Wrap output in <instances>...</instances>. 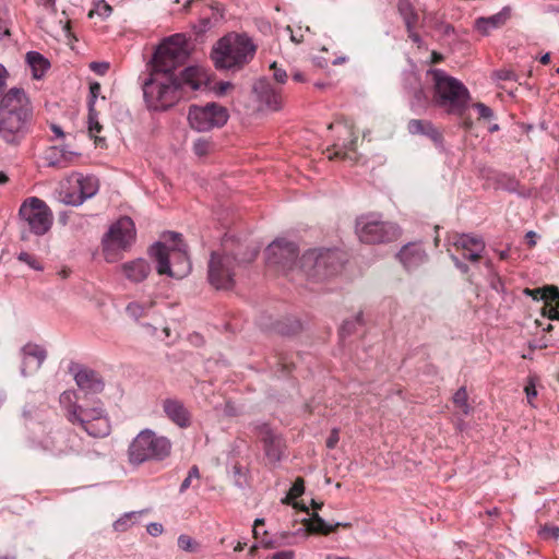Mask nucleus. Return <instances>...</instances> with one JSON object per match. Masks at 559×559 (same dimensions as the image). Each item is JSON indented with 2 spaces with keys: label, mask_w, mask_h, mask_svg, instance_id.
<instances>
[{
  "label": "nucleus",
  "mask_w": 559,
  "mask_h": 559,
  "mask_svg": "<svg viewBox=\"0 0 559 559\" xmlns=\"http://www.w3.org/2000/svg\"><path fill=\"white\" fill-rule=\"evenodd\" d=\"M188 56L186 38L180 34L160 44L153 58L150 78L143 84L144 98L151 109L166 110L188 92L207 86L210 76L202 67H188L179 76L175 74L176 68L182 64Z\"/></svg>",
  "instance_id": "f257e3e1"
},
{
  "label": "nucleus",
  "mask_w": 559,
  "mask_h": 559,
  "mask_svg": "<svg viewBox=\"0 0 559 559\" xmlns=\"http://www.w3.org/2000/svg\"><path fill=\"white\" fill-rule=\"evenodd\" d=\"M34 106L27 93L12 87L0 98V140L20 146L32 132Z\"/></svg>",
  "instance_id": "f03ea898"
},
{
  "label": "nucleus",
  "mask_w": 559,
  "mask_h": 559,
  "mask_svg": "<svg viewBox=\"0 0 559 559\" xmlns=\"http://www.w3.org/2000/svg\"><path fill=\"white\" fill-rule=\"evenodd\" d=\"M298 247H266L265 258L267 264L277 265L283 270L299 266L307 276L312 278L328 277L337 272L340 265H332L328 270V262L335 257L334 250L326 248L324 251L318 247L309 248L298 259Z\"/></svg>",
  "instance_id": "7ed1b4c3"
},
{
  "label": "nucleus",
  "mask_w": 559,
  "mask_h": 559,
  "mask_svg": "<svg viewBox=\"0 0 559 559\" xmlns=\"http://www.w3.org/2000/svg\"><path fill=\"white\" fill-rule=\"evenodd\" d=\"M243 247H221L211 252L207 265V280L215 289H231L235 285V267L241 263L252 261L258 251L251 250L245 257L239 258V251Z\"/></svg>",
  "instance_id": "20e7f679"
},
{
  "label": "nucleus",
  "mask_w": 559,
  "mask_h": 559,
  "mask_svg": "<svg viewBox=\"0 0 559 559\" xmlns=\"http://www.w3.org/2000/svg\"><path fill=\"white\" fill-rule=\"evenodd\" d=\"M429 75L433 90L431 103L444 108L449 114L462 116L469 99L466 86L442 70H432Z\"/></svg>",
  "instance_id": "39448f33"
},
{
  "label": "nucleus",
  "mask_w": 559,
  "mask_h": 559,
  "mask_svg": "<svg viewBox=\"0 0 559 559\" xmlns=\"http://www.w3.org/2000/svg\"><path fill=\"white\" fill-rule=\"evenodd\" d=\"M255 46L246 35H228L221 38L212 51V59L219 69L240 68L254 56Z\"/></svg>",
  "instance_id": "423d86ee"
},
{
  "label": "nucleus",
  "mask_w": 559,
  "mask_h": 559,
  "mask_svg": "<svg viewBox=\"0 0 559 559\" xmlns=\"http://www.w3.org/2000/svg\"><path fill=\"white\" fill-rule=\"evenodd\" d=\"M170 453V440L151 429L140 431L128 448L129 462L136 466L145 462L164 461Z\"/></svg>",
  "instance_id": "0eeeda50"
},
{
  "label": "nucleus",
  "mask_w": 559,
  "mask_h": 559,
  "mask_svg": "<svg viewBox=\"0 0 559 559\" xmlns=\"http://www.w3.org/2000/svg\"><path fill=\"white\" fill-rule=\"evenodd\" d=\"M148 255L156 263L159 275L180 280L191 272L189 255L180 247H151Z\"/></svg>",
  "instance_id": "6e6552de"
},
{
  "label": "nucleus",
  "mask_w": 559,
  "mask_h": 559,
  "mask_svg": "<svg viewBox=\"0 0 559 559\" xmlns=\"http://www.w3.org/2000/svg\"><path fill=\"white\" fill-rule=\"evenodd\" d=\"M356 231L366 245H382L396 241L401 228L392 222L378 221L370 216H360L356 221Z\"/></svg>",
  "instance_id": "1a4fd4ad"
},
{
  "label": "nucleus",
  "mask_w": 559,
  "mask_h": 559,
  "mask_svg": "<svg viewBox=\"0 0 559 559\" xmlns=\"http://www.w3.org/2000/svg\"><path fill=\"white\" fill-rule=\"evenodd\" d=\"M20 216L35 235L46 234L52 225V213L48 205L36 197L26 199L20 207Z\"/></svg>",
  "instance_id": "9d476101"
},
{
  "label": "nucleus",
  "mask_w": 559,
  "mask_h": 559,
  "mask_svg": "<svg viewBox=\"0 0 559 559\" xmlns=\"http://www.w3.org/2000/svg\"><path fill=\"white\" fill-rule=\"evenodd\" d=\"M188 120L192 129L209 131L223 127L228 120L227 109L215 103L205 106L192 105L189 108Z\"/></svg>",
  "instance_id": "9b49d317"
},
{
  "label": "nucleus",
  "mask_w": 559,
  "mask_h": 559,
  "mask_svg": "<svg viewBox=\"0 0 559 559\" xmlns=\"http://www.w3.org/2000/svg\"><path fill=\"white\" fill-rule=\"evenodd\" d=\"M253 432L261 441L264 455L270 464L278 463L286 448L281 433L276 432L266 423H257L253 425Z\"/></svg>",
  "instance_id": "f8f14e48"
},
{
  "label": "nucleus",
  "mask_w": 559,
  "mask_h": 559,
  "mask_svg": "<svg viewBox=\"0 0 559 559\" xmlns=\"http://www.w3.org/2000/svg\"><path fill=\"white\" fill-rule=\"evenodd\" d=\"M72 425H79L88 436L105 438L110 433L111 426L102 406L85 408Z\"/></svg>",
  "instance_id": "ddd939ff"
},
{
  "label": "nucleus",
  "mask_w": 559,
  "mask_h": 559,
  "mask_svg": "<svg viewBox=\"0 0 559 559\" xmlns=\"http://www.w3.org/2000/svg\"><path fill=\"white\" fill-rule=\"evenodd\" d=\"M79 389L85 394H99L105 388L103 377L95 370L75 365L70 368Z\"/></svg>",
  "instance_id": "4468645a"
},
{
  "label": "nucleus",
  "mask_w": 559,
  "mask_h": 559,
  "mask_svg": "<svg viewBox=\"0 0 559 559\" xmlns=\"http://www.w3.org/2000/svg\"><path fill=\"white\" fill-rule=\"evenodd\" d=\"M136 230L133 221L123 216L110 225L105 234L103 245L107 241L116 245H130L135 240Z\"/></svg>",
  "instance_id": "2eb2a0df"
},
{
  "label": "nucleus",
  "mask_w": 559,
  "mask_h": 559,
  "mask_svg": "<svg viewBox=\"0 0 559 559\" xmlns=\"http://www.w3.org/2000/svg\"><path fill=\"white\" fill-rule=\"evenodd\" d=\"M21 374L28 377L40 369L47 358V350L38 344L27 343L21 348Z\"/></svg>",
  "instance_id": "dca6fc26"
},
{
  "label": "nucleus",
  "mask_w": 559,
  "mask_h": 559,
  "mask_svg": "<svg viewBox=\"0 0 559 559\" xmlns=\"http://www.w3.org/2000/svg\"><path fill=\"white\" fill-rule=\"evenodd\" d=\"M258 98L271 110H280L283 106L282 88L272 85L266 80H259L254 85Z\"/></svg>",
  "instance_id": "f3484780"
},
{
  "label": "nucleus",
  "mask_w": 559,
  "mask_h": 559,
  "mask_svg": "<svg viewBox=\"0 0 559 559\" xmlns=\"http://www.w3.org/2000/svg\"><path fill=\"white\" fill-rule=\"evenodd\" d=\"M76 188L79 193L66 194L63 201L67 204L79 205L87 198L96 194L98 190V180L95 177H80L76 179Z\"/></svg>",
  "instance_id": "a211bd4d"
},
{
  "label": "nucleus",
  "mask_w": 559,
  "mask_h": 559,
  "mask_svg": "<svg viewBox=\"0 0 559 559\" xmlns=\"http://www.w3.org/2000/svg\"><path fill=\"white\" fill-rule=\"evenodd\" d=\"M163 409L169 420L181 428L190 425V413L183 403L177 399H166L163 402Z\"/></svg>",
  "instance_id": "6ab92c4d"
},
{
  "label": "nucleus",
  "mask_w": 559,
  "mask_h": 559,
  "mask_svg": "<svg viewBox=\"0 0 559 559\" xmlns=\"http://www.w3.org/2000/svg\"><path fill=\"white\" fill-rule=\"evenodd\" d=\"M124 276L132 283H142L151 273V265L142 258L126 262L121 265Z\"/></svg>",
  "instance_id": "aec40b11"
},
{
  "label": "nucleus",
  "mask_w": 559,
  "mask_h": 559,
  "mask_svg": "<svg viewBox=\"0 0 559 559\" xmlns=\"http://www.w3.org/2000/svg\"><path fill=\"white\" fill-rule=\"evenodd\" d=\"M407 131L413 134H423L433 141L436 144L442 142V133L437 129L431 121L421 119H411L407 122Z\"/></svg>",
  "instance_id": "412c9836"
},
{
  "label": "nucleus",
  "mask_w": 559,
  "mask_h": 559,
  "mask_svg": "<svg viewBox=\"0 0 559 559\" xmlns=\"http://www.w3.org/2000/svg\"><path fill=\"white\" fill-rule=\"evenodd\" d=\"M59 403L66 412V418L71 424L78 419V416L85 409V407L78 404V394L73 390L62 392L59 397Z\"/></svg>",
  "instance_id": "4be33fe9"
},
{
  "label": "nucleus",
  "mask_w": 559,
  "mask_h": 559,
  "mask_svg": "<svg viewBox=\"0 0 559 559\" xmlns=\"http://www.w3.org/2000/svg\"><path fill=\"white\" fill-rule=\"evenodd\" d=\"M302 523L309 533L322 534V535H328V534L334 532L338 526H348L349 525L348 523L343 524L340 522L329 524L317 512L312 513L311 518L304 519Z\"/></svg>",
  "instance_id": "5701e85b"
},
{
  "label": "nucleus",
  "mask_w": 559,
  "mask_h": 559,
  "mask_svg": "<svg viewBox=\"0 0 559 559\" xmlns=\"http://www.w3.org/2000/svg\"><path fill=\"white\" fill-rule=\"evenodd\" d=\"M396 258L407 270H411L426 260V253L421 247H401Z\"/></svg>",
  "instance_id": "b1692460"
},
{
  "label": "nucleus",
  "mask_w": 559,
  "mask_h": 559,
  "mask_svg": "<svg viewBox=\"0 0 559 559\" xmlns=\"http://www.w3.org/2000/svg\"><path fill=\"white\" fill-rule=\"evenodd\" d=\"M64 436H66V433L62 431L49 432L47 436H45L40 440L39 447L44 451L49 452L53 455H60V454L67 453L69 451H72L73 450L72 448L68 449V448L59 444L60 439H63Z\"/></svg>",
  "instance_id": "393cba45"
},
{
  "label": "nucleus",
  "mask_w": 559,
  "mask_h": 559,
  "mask_svg": "<svg viewBox=\"0 0 559 559\" xmlns=\"http://www.w3.org/2000/svg\"><path fill=\"white\" fill-rule=\"evenodd\" d=\"M509 17V13L499 12L489 17H478L475 21V28L483 35H488L491 28L502 26Z\"/></svg>",
  "instance_id": "a878e982"
},
{
  "label": "nucleus",
  "mask_w": 559,
  "mask_h": 559,
  "mask_svg": "<svg viewBox=\"0 0 559 559\" xmlns=\"http://www.w3.org/2000/svg\"><path fill=\"white\" fill-rule=\"evenodd\" d=\"M396 7L406 28L418 27L419 14L409 0H399Z\"/></svg>",
  "instance_id": "bb28decb"
},
{
  "label": "nucleus",
  "mask_w": 559,
  "mask_h": 559,
  "mask_svg": "<svg viewBox=\"0 0 559 559\" xmlns=\"http://www.w3.org/2000/svg\"><path fill=\"white\" fill-rule=\"evenodd\" d=\"M26 61L32 69L33 78L36 80L41 79L49 68L48 60L37 51H28L26 53Z\"/></svg>",
  "instance_id": "cd10ccee"
},
{
  "label": "nucleus",
  "mask_w": 559,
  "mask_h": 559,
  "mask_svg": "<svg viewBox=\"0 0 559 559\" xmlns=\"http://www.w3.org/2000/svg\"><path fill=\"white\" fill-rule=\"evenodd\" d=\"M75 154L62 147H51L48 152L49 164L57 167H67L74 158Z\"/></svg>",
  "instance_id": "c85d7f7f"
},
{
  "label": "nucleus",
  "mask_w": 559,
  "mask_h": 559,
  "mask_svg": "<svg viewBox=\"0 0 559 559\" xmlns=\"http://www.w3.org/2000/svg\"><path fill=\"white\" fill-rule=\"evenodd\" d=\"M87 123L90 136L94 139L95 144L99 146L105 145V138L99 136V133L103 131V126L98 121V112L95 108L88 110Z\"/></svg>",
  "instance_id": "c756f323"
},
{
  "label": "nucleus",
  "mask_w": 559,
  "mask_h": 559,
  "mask_svg": "<svg viewBox=\"0 0 559 559\" xmlns=\"http://www.w3.org/2000/svg\"><path fill=\"white\" fill-rule=\"evenodd\" d=\"M155 306V301L151 300L144 304L132 301L126 307L127 314L134 321H139L148 314L150 310Z\"/></svg>",
  "instance_id": "7c9ffc66"
},
{
  "label": "nucleus",
  "mask_w": 559,
  "mask_h": 559,
  "mask_svg": "<svg viewBox=\"0 0 559 559\" xmlns=\"http://www.w3.org/2000/svg\"><path fill=\"white\" fill-rule=\"evenodd\" d=\"M141 514L142 512L134 511L124 513L114 523V530L116 532H126L134 523L133 520H135Z\"/></svg>",
  "instance_id": "2f4dec72"
},
{
  "label": "nucleus",
  "mask_w": 559,
  "mask_h": 559,
  "mask_svg": "<svg viewBox=\"0 0 559 559\" xmlns=\"http://www.w3.org/2000/svg\"><path fill=\"white\" fill-rule=\"evenodd\" d=\"M467 392L464 386H461L453 396V403L462 411L464 415L469 414L471 406L467 403Z\"/></svg>",
  "instance_id": "473e14b6"
},
{
  "label": "nucleus",
  "mask_w": 559,
  "mask_h": 559,
  "mask_svg": "<svg viewBox=\"0 0 559 559\" xmlns=\"http://www.w3.org/2000/svg\"><path fill=\"white\" fill-rule=\"evenodd\" d=\"M542 300L545 301L546 307H549L550 302H556V308L559 309V289L554 285L544 286V295L540 296Z\"/></svg>",
  "instance_id": "72a5a7b5"
},
{
  "label": "nucleus",
  "mask_w": 559,
  "mask_h": 559,
  "mask_svg": "<svg viewBox=\"0 0 559 559\" xmlns=\"http://www.w3.org/2000/svg\"><path fill=\"white\" fill-rule=\"evenodd\" d=\"M305 490V481L302 478L298 477L293 486L289 489L288 495L282 500L283 503H289L290 500L296 499L297 497L301 496Z\"/></svg>",
  "instance_id": "f704fd0d"
},
{
  "label": "nucleus",
  "mask_w": 559,
  "mask_h": 559,
  "mask_svg": "<svg viewBox=\"0 0 559 559\" xmlns=\"http://www.w3.org/2000/svg\"><path fill=\"white\" fill-rule=\"evenodd\" d=\"M362 322V312H358L357 316L355 317L354 320H346L343 322L341 329H340V334L342 337H345L347 335H350L354 330H355V325L356 324H360Z\"/></svg>",
  "instance_id": "c9c22d12"
},
{
  "label": "nucleus",
  "mask_w": 559,
  "mask_h": 559,
  "mask_svg": "<svg viewBox=\"0 0 559 559\" xmlns=\"http://www.w3.org/2000/svg\"><path fill=\"white\" fill-rule=\"evenodd\" d=\"M183 241L182 235L176 231H164L160 235L159 240L155 241L153 245H168L173 242L175 245L181 243Z\"/></svg>",
  "instance_id": "e433bc0d"
},
{
  "label": "nucleus",
  "mask_w": 559,
  "mask_h": 559,
  "mask_svg": "<svg viewBox=\"0 0 559 559\" xmlns=\"http://www.w3.org/2000/svg\"><path fill=\"white\" fill-rule=\"evenodd\" d=\"M213 148V143L205 138L198 139L193 144V151L198 156L207 155Z\"/></svg>",
  "instance_id": "4c0bfd02"
},
{
  "label": "nucleus",
  "mask_w": 559,
  "mask_h": 559,
  "mask_svg": "<svg viewBox=\"0 0 559 559\" xmlns=\"http://www.w3.org/2000/svg\"><path fill=\"white\" fill-rule=\"evenodd\" d=\"M112 13V7L107 3L105 0H99L93 10L90 11L88 15L93 16L97 14L103 19H107Z\"/></svg>",
  "instance_id": "58836bf2"
},
{
  "label": "nucleus",
  "mask_w": 559,
  "mask_h": 559,
  "mask_svg": "<svg viewBox=\"0 0 559 559\" xmlns=\"http://www.w3.org/2000/svg\"><path fill=\"white\" fill-rule=\"evenodd\" d=\"M200 471L197 465H193L190 467L187 477L183 479V481L180 485L179 491L180 493L185 492L188 488L192 486V480H199L200 479Z\"/></svg>",
  "instance_id": "ea45409f"
},
{
  "label": "nucleus",
  "mask_w": 559,
  "mask_h": 559,
  "mask_svg": "<svg viewBox=\"0 0 559 559\" xmlns=\"http://www.w3.org/2000/svg\"><path fill=\"white\" fill-rule=\"evenodd\" d=\"M356 148V139L352 140L348 145H345L344 148L335 150L331 155H329L330 159L340 158L346 159L350 158L349 153H354Z\"/></svg>",
  "instance_id": "a19ab883"
},
{
  "label": "nucleus",
  "mask_w": 559,
  "mask_h": 559,
  "mask_svg": "<svg viewBox=\"0 0 559 559\" xmlns=\"http://www.w3.org/2000/svg\"><path fill=\"white\" fill-rule=\"evenodd\" d=\"M121 247H103L104 259L108 263H115L122 259Z\"/></svg>",
  "instance_id": "79ce46f5"
},
{
  "label": "nucleus",
  "mask_w": 559,
  "mask_h": 559,
  "mask_svg": "<svg viewBox=\"0 0 559 559\" xmlns=\"http://www.w3.org/2000/svg\"><path fill=\"white\" fill-rule=\"evenodd\" d=\"M178 547L188 552H194L198 548V544L186 534H181L178 537Z\"/></svg>",
  "instance_id": "37998d69"
},
{
  "label": "nucleus",
  "mask_w": 559,
  "mask_h": 559,
  "mask_svg": "<svg viewBox=\"0 0 559 559\" xmlns=\"http://www.w3.org/2000/svg\"><path fill=\"white\" fill-rule=\"evenodd\" d=\"M448 245H479V240L468 235L455 234Z\"/></svg>",
  "instance_id": "c03bdc74"
},
{
  "label": "nucleus",
  "mask_w": 559,
  "mask_h": 559,
  "mask_svg": "<svg viewBox=\"0 0 559 559\" xmlns=\"http://www.w3.org/2000/svg\"><path fill=\"white\" fill-rule=\"evenodd\" d=\"M539 536L545 539H558L559 538V527L556 525H544L538 531Z\"/></svg>",
  "instance_id": "a18cd8bd"
},
{
  "label": "nucleus",
  "mask_w": 559,
  "mask_h": 559,
  "mask_svg": "<svg viewBox=\"0 0 559 559\" xmlns=\"http://www.w3.org/2000/svg\"><path fill=\"white\" fill-rule=\"evenodd\" d=\"M17 259H19V261H21L23 263H26L29 267H32L34 270H37V271H41L43 270L41 264L31 253L22 251L17 255Z\"/></svg>",
  "instance_id": "49530a36"
},
{
  "label": "nucleus",
  "mask_w": 559,
  "mask_h": 559,
  "mask_svg": "<svg viewBox=\"0 0 559 559\" xmlns=\"http://www.w3.org/2000/svg\"><path fill=\"white\" fill-rule=\"evenodd\" d=\"M492 76L497 81H515L516 75L510 69H499L492 73Z\"/></svg>",
  "instance_id": "de8ad7c7"
},
{
  "label": "nucleus",
  "mask_w": 559,
  "mask_h": 559,
  "mask_svg": "<svg viewBox=\"0 0 559 559\" xmlns=\"http://www.w3.org/2000/svg\"><path fill=\"white\" fill-rule=\"evenodd\" d=\"M100 90L102 86L98 82H92L90 84V97L87 102L88 110H91V108H95V102L98 95L100 94Z\"/></svg>",
  "instance_id": "09e8293b"
},
{
  "label": "nucleus",
  "mask_w": 559,
  "mask_h": 559,
  "mask_svg": "<svg viewBox=\"0 0 559 559\" xmlns=\"http://www.w3.org/2000/svg\"><path fill=\"white\" fill-rule=\"evenodd\" d=\"M473 108L477 110L479 119L490 120L493 117L492 110L483 103H475Z\"/></svg>",
  "instance_id": "8fccbe9b"
},
{
  "label": "nucleus",
  "mask_w": 559,
  "mask_h": 559,
  "mask_svg": "<svg viewBox=\"0 0 559 559\" xmlns=\"http://www.w3.org/2000/svg\"><path fill=\"white\" fill-rule=\"evenodd\" d=\"M414 103H413V107L414 106H419V107H426L427 104H428V97L425 93V91L423 88H419L418 91L415 92L414 94Z\"/></svg>",
  "instance_id": "3c124183"
},
{
  "label": "nucleus",
  "mask_w": 559,
  "mask_h": 559,
  "mask_svg": "<svg viewBox=\"0 0 559 559\" xmlns=\"http://www.w3.org/2000/svg\"><path fill=\"white\" fill-rule=\"evenodd\" d=\"M271 70H273V76L275 79L276 82L278 83H285L286 80H287V74H286V71L278 68L276 62H273L271 64Z\"/></svg>",
  "instance_id": "603ef678"
},
{
  "label": "nucleus",
  "mask_w": 559,
  "mask_h": 559,
  "mask_svg": "<svg viewBox=\"0 0 559 559\" xmlns=\"http://www.w3.org/2000/svg\"><path fill=\"white\" fill-rule=\"evenodd\" d=\"M90 69L99 75H105L109 69V64L107 62H92Z\"/></svg>",
  "instance_id": "864d4df0"
},
{
  "label": "nucleus",
  "mask_w": 559,
  "mask_h": 559,
  "mask_svg": "<svg viewBox=\"0 0 559 559\" xmlns=\"http://www.w3.org/2000/svg\"><path fill=\"white\" fill-rule=\"evenodd\" d=\"M461 255L465 260L476 262L480 258V254L478 252H474L471 250V247H461Z\"/></svg>",
  "instance_id": "5fc2aeb1"
},
{
  "label": "nucleus",
  "mask_w": 559,
  "mask_h": 559,
  "mask_svg": "<svg viewBox=\"0 0 559 559\" xmlns=\"http://www.w3.org/2000/svg\"><path fill=\"white\" fill-rule=\"evenodd\" d=\"M7 69L0 64V98L5 94L4 90L7 86V78H8Z\"/></svg>",
  "instance_id": "6e6d98bb"
},
{
  "label": "nucleus",
  "mask_w": 559,
  "mask_h": 559,
  "mask_svg": "<svg viewBox=\"0 0 559 559\" xmlns=\"http://www.w3.org/2000/svg\"><path fill=\"white\" fill-rule=\"evenodd\" d=\"M286 544L285 542H278L277 539H266V538H262L260 540V545L266 549H273V548H277L282 545Z\"/></svg>",
  "instance_id": "4d7b16f0"
},
{
  "label": "nucleus",
  "mask_w": 559,
  "mask_h": 559,
  "mask_svg": "<svg viewBox=\"0 0 559 559\" xmlns=\"http://www.w3.org/2000/svg\"><path fill=\"white\" fill-rule=\"evenodd\" d=\"M286 544L285 542H278L277 539H266V538H262L260 540V545L266 549H273V548H277L282 545Z\"/></svg>",
  "instance_id": "13d9d810"
},
{
  "label": "nucleus",
  "mask_w": 559,
  "mask_h": 559,
  "mask_svg": "<svg viewBox=\"0 0 559 559\" xmlns=\"http://www.w3.org/2000/svg\"><path fill=\"white\" fill-rule=\"evenodd\" d=\"M340 440V437H338V430L337 429H333L329 436V438L326 439V447L329 449H334L337 444Z\"/></svg>",
  "instance_id": "bf43d9fd"
},
{
  "label": "nucleus",
  "mask_w": 559,
  "mask_h": 559,
  "mask_svg": "<svg viewBox=\"0 0 559 559\" xmlns=\"http://www.w3.org/2000/svg\"><path fill=\"white\" fill-rule=\"evenodd\" d=\"M523 293L526 296L532 297L534 300H542L540 296L544 295V287L536 289L525 288Z\"/></svg>",
  "instance_id": "052dcab7"
},
{
  "label": "nucleus",
  "mask_w": 559,
  "mask_h": 559,
  "mask_svg": "<svg viewBox=\"0 0 559 559\" xmlns=\"http://www.w3.org/2000/svg\"><path fill=\"white\" fill-rule=\"evenodd\" d=\"M146 530L150 535L158 536L163 533V525L160 523H150Z\"/></svg>",
  "instance_id": "680f3d73"
},
{
  "label": "nucleus",
  "mask_w": 559,
  "mask_h": 559,
  "mask_svg": "<svg viewBox=\"0 0 559 559\" xmlns=\"http://www.w3.org/2000/svg\"><path fill=\"white\" fill-rule=\"evenodd\" d=\"M295 552L293 550L278 551L273 555L272 559H294Z\"/></svg>",
  "instance_id": "e2e57ef3"
},
{
  "label": "nucleus",
  "mask_w": 559,
  "mask_h": 559,
  "mask_svg": "<svg viewBox=\"0 0 559 559\" xmlns=\"http://www.w3.org/2000/svg\"><path fill=\"white\" fill-rule=\"evenodd\" d=\"M546 310H547V317H548V319L559 321V311H558V309H555V308H552V307L549 305V307H546V306H545V309H544V311H543V312H544V314H546Z\"/></svg>",
  "instance_id": "0e129e2a"
},
{
  "label": "nucleus",
  "mask_w": 559,
  "mask_h": 559,
  "mask_svg": "<svg viewBox=\"0 0 559 559\" xmlns=\"http://www.w3.org/2000/svg\"><path fill=\"white\" fill-rule=\"evenodd\" d=\"M263 525H264V520L263 519H257L254 521L252 533H253V536H254L255 539L260 538V533H261L260 526H263Z\"/></svg>",
  "instance_id": "69168bd1"
},
{
  "label": "nucleus",
  "mask_w": 559,
  "mask_h": 559,
  "mask_svg": "<svg viewBox=\"0 0 559 559\" xmlns=\"http://www.w3.org/2000/svg\"><path fill=\"white\" fill-rule=\"evenodd\" d=\"M416 28L417 27H412V28H406L407 31V34H408V38L415 43V44H419L420 43V36L419 34L416 32Z\"/></svg>",
  "instance_id": "338daca9"
},
{
  "label": "nucleus",
  "mask_w": 559,
  "mask_h": 559,
  "mask_svg": "<svg viewBox=\"0 0 559 559\" xmlns=\"http://www.w3.org/2000/svg\"><path fill=\"white\" fill-rule=\"evenodd\" d=\"M443 35H451L454 33V27L449 23H440V28L438 29Z\"/></svg>",
  "instance_id": "774afa93"
}]
</instances>
